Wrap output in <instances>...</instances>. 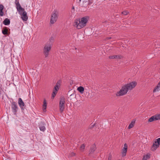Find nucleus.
<instances>
[{"label": "nucleus", "instance_id": "c756f323", "mask_svg": "<svg viewBox=\"0 0 160 160\" xmlns=\"http://www.w3.org/2000/svg\"><path fill=\"white\" fill-rule=\"evenodd\" d=\"M128 12L126 11H123V12H122V14L124 15H127L128 14Z\"/></svg>", "mask_w": 160, "mask_h": 160}, {"label": "nucleus", "instance_id": "39448f33", "mask_svg": "<svg viewBox=\"0 0 160 160\" xmlns=\"http://www.w3.org/2000/svg\"><path fill=\"white\" fill-rule=\"evenodd\" d=\"M60 82L58 81L57 82L56 85L53 89V92L52 94L51 98L53 99L57 93L58 91L59 90V88L60 86Z\"/></svg>", "mask_w": 160, "mask_h": 160}, {"label": "nucleus", "instance_id": "f257e3e1", "mask_svg": "<svg viewBox=\"0 0 160 160\" xmlns=\"http://www.w3.org/2000/svg\"><path fill=\"white\" fill-rule=\"evenodd\" d=\"M137 85V82L136 81H132L128 83L123 86L121 89L116 93L117 96H121L126 94L129 90H131Z\"/></svg>", "mask_w": 160, "mask_h": 160}, {"label": "nucleus", "instance_id": "9d476101", "mask_svg": "<svg viewBox=\"0 0 160 160\" xmlns=\"http://www.w3.org/2000/svg\"><path fill=\"white\" fill-rule=\"evenodd\" d=\"M127 149L128 145L127 143H125L124 144V147L122 150V157H125L126 156Z\"/></svg>", "mask_w": 160, "mask_h": 160}, {"label": "nucleus", "instance_id": "bb28decb", "mask_svg": "<svg viewBox=\"0 0 160 160\" xmlns=\"http://www.w3.org/2000/svg\"><path fill=\"white\" fill-rule=\"evenodd\" d=\"M155 115L156 120H160V114H157Z\"/></svg>", "mask_w": 160, "mask_h": 160}, {"label": "nucleus", "instance_id": "f3484780", "mask_svg": "<svg viewBox=\"0 0 160 160\" xmlns=\"http://www.w3.org/2000/svg\"><path fill=\"white\" fill-rule=\"evenodd\" d=\"M47 106V101H43V104L42 105V109L44 112L46 111V109Z\"/></svg>", "mask_w": 160, "mask_h": 160}, {"label": "nucleus", "instance_id": "c9c22d12", "mask_svg": "<svg viewBox=\"0 0 160 160\" xmlns=\"http://www.w3.org/2000/svg\"><path fill=\"white\" fill-rule=\"evenodd\" d=\"M107 38L108 39H110L111 38L110 37H108Z\"/></svg>", "mask_w": 160, "mask_h": 160}, {"label": "nucleus", "instance_id": "2eb2a0df", "mask_svg": "<svg viewBox=\"0 0 160 160\" xmlns=\"http://www.w3.org/2000/svg\"><path fill=\"white\" fill-rule=\"evenodd\" d=\"M96 149V147L95 145V144L92 145L89 151V154H91L93 153Z\"/></svg>", "mask_w": 160, "mask_h": 160}, {"label": "nucleus", "instance_id": "f8f14e48", "mask_svg": "<svg viewBox=\"0 0 160 160\" xmlns=\"http://www.w3.org/2000/svg\"><path fill=\"white\" fill-rule=\"evenodd\" d=\"M18 103L22 110H23L26 108V105L23 101H18Z\"/></svg>", "mask_w": 160, "mask_h": 160}, {"label": "nucleus", "instance_id": "0eeeda50", "mask_svg": "<svg viewBox=\"0 0 160 160\" xmlns=\"http://www.w3.org/2000/svg\"><path fill=\"white\" fill-rule=\"evenodd\" d=\"M19 13L21 16V18L23 21H27L28 18V17L27 15V13L24 10H22L20 12H18Z\"/></svg>", "mask_w": 160, "mask_h": 160}, {"label": "nucleus", "instance_id": "2f4dec72", "mask_svg": "<svg viewBox=\"0 0 160 160\" xmlns=\"http://www.w3.org/2000/svg\"><path fill=\"white\" fill-rule=\"evenodd\" d=\"M112 159V156L111 155H109L108 156V160H111Z\"/></svg>", "mask_w": 160, "mask_h": 160}, {"label": "nucleus", "instance_id": "412c9836", "mask_svg": "<svg viewBox=\"0 0 160 160\" xmlns=\"http://www.w3.org/2000/svg\"><path fill=\"white\" fill-rule=\"evenodd\" d=\"M159 90H160V85H159V83H158L157 86L155 87L153 90V92H155L159 91Z\"/></svg>", "mask_w": 160, "mask_h": 160}, {"label": "nucleus", "instance_id": "4468645a", "mask_svg": "<svg viewBox=\"0 0 160 160\" xmlns=\"http://www.w3.org/2000/svg\"><path fill=\"white\" fill-rule=\"evenodd\" d=\"M75 8L74 6H73L70 12L69 13V16L70 17L72 18L75 16Z\"/></svg>", "mask_w": 160, "mask_h": 160}, {"label": "nucleus", "instance_id": "c85d7f7f", "mask_svg": "<svg viewBox=\"0 0 160 160\" xmlns=\"http://www.w3.org/2000/svg\"><path fill=\"white\" fill-rule=\"evenodd\" d=\"M155 141L158 143V145H160V138L156 139Z\"/></svg>", "mask_w": 160, "mask_h": 160}, {"label": "nucleus", "instance_id": "20e7f679", "mask_svg": "<svg viewBox=\"0 0 160 160\" xmlns=\"http://www.w3.org/2000/svg\"><path fill=\"white\" fill-rule=\"evenodd\" d=\"M58 11L54 10L52 13L50 20L51 24H53L57 21L58 17Z\"/></svg>", "mask_w": 160, "mask_h": 160}, {"label": "nucleus", "instance_id": "b1692460", "mask_svg": "<svg viewBox=\"0 0 160 160\" xmlns=\"http://www.w3.org/2000/svg\"><path fill=\"white\" fill-rule=\"evenodd\" d=\"M155 117V115L152 116L149 119L148 121L149 122H152L154 120H156V118Z\"/></svg>", "mask_w": 160, "mask_h": 160}, {"label": "nucleus", "instance_id": "a878e982", "mask_svg": "<svg viewBox=\"0 0 160 160\" xmlns=\"http://www.w3.org/2000/svg\"><path fill=\"white\" fill-rule=\"evenodd\" d=\"M76 95L75 94H72L68 98V99H70V100H72V99H74Z\"/></svg>", "mask_w": 160, "mask_h": 160}, {"label": "nucleus", "instance_id": "f03ea898", "mask_svg": "<svg viewBox=\"0 0 160 160\" xmlns=\"http://www.w3.org/2000/svg\"><path fill=\"white\" fill-rule=\"evenodd\" d=\"M88 18V17L86 16L77 19L75 21L73 26L78 29H80L86 25Z\"/></svg>", "mask_w": 160, "mask_h": 160}, {"label": "nucleus", "instance_id": "4be33fe9", "mask_svg": "<svg viewBox=\"0 0 160 160\" xmlns=\"http://www.w3.org/2000/svg\"><path fill=\"white\" fill-rule=\"evenodd\" d=\"M135 123V121H132L131 123L129 124L128 127V128L130 129L131 128H133L134 126V125Z\"/></svg>", "mask_w": 160, "mask_h": 160}, {"label": "nucleus", "instance_id": "423d86ee", "mask_svg": "<svg viewBox=\"0 0 160 160\" xmlns=\"http://www.w3.org/2000/svg\"><path fill=\"white\" fill-rule=\"evenodd\" d=\"M11 108L12 111L14 115H16L18 109L17 103L13 101L11 104Z\"/></svg>", "mask_w": 160, "mask_h": 160}, {"label": "nucleus", "instance_id": "4c0bfd02", "mask_svg": "<svg viewBox=\"0 0 160 160\" xmlns=\"http://www.w3.org/2000/svg\"><path fill=\"white\" fill-rule=\"evenodd\" d=\"M159 85H160V81L159 82Z\"/></svg>", "mask_w": 160, "mask_h": 160}, {"label": "nucleus", "instance_id": "6ab92c4d", "mask_svg": "<svg viewBox=\"0 0 160 160\" xmlns=\"http://www.w3.org/2000/svg\"><path fill=\"white\" fill-rule=\"evenodd\" d=\"M10 22L9 19L7 18H6L3 21V23L5 25H8L10 24Z\"/></svg>", "mask_w": 160, "mask_h": 160}, {"label": "nucleus", "instance_id": "393cba45", "mask_svg": "<svg viewBox=\"0 0 160 160\" xmlns=\"http://www.w3.org/2000/svg\"><path fill=\"white\" fill-rule=\"evenodd\" d=\"M150 158V155L149 154H147L146 155H144L142 158V160H147L148 159Z\"/></svg>", "mask_w": 160, "mask_h": 160}, {"label": "nucleus", "instance_id": "aec40b11", "mask_svg": "<svg viewBox=\"0 0 160 160\" xmlns=\"http://www.w3.org/2000/svg\"><path fill=\"white\" fill-rule=\"evenodd\" d=\"M77 90L81 93L82 94L84 92V88L82 86H80L78 88Z\"/></svg>", "mask_w": 160, "mask_h": 160}, {"label": "nucleus", "instance_id": "7ed1b4c3", "mask_svg": "<svg viewBox=\"0 0 160 160\" xmlns=\"http://www.w3.org/2000/svg\"><path fill=\"white\" fill-rule=\"evenodd\" d=\"M52 45V43L49 42L46 43L45 45L43 48V52L45 58H47L48 56L49 52L51 48Z\"/></svg>", "mask_w": 160, "mask_h": 160}, {"label": "nucleus", "instance_id": "7c9ffc66", "mask_svg": "<svg viewBox=\"0 0 160 160\" xmlns=\"http://www.w3.org/2000/svg\"><path fill=\"white\" fill-rule=\"evenodd\" d=\"M50 43H51V42H52V41H53V37H51L50 38Z\"/></svg>", "mask_w": 160, "mask_h": 160}, {"label": "nucleus", "instance_id": "6e6552de", "mask_svg": "<svg viewBox=\"0 0 160 160\" xmlns=\"http://www.w3.org/2000/svg\"><path fill=\"white\" fill-rule=\"evenodd\" d=\"M15 3L16 5V8L18 12H20L21 11L24 10V9L21 7L18 1L15 0Z\"/></svg>", "mask_w": 160, "mask_h": 160}, {"label": "nucleus", "instance_id": "58836bf2", "mask_svg": "<svg viewBox=\"0 0 160 160\" xmlns=\"http://www.w3.org/2000/svg\"><path fill=\"white\" fill-rule=\"evenodd\" d=\"M81 0H79V1H80Z\"/></svg>", "mask_w": 160, "mask_h": 160}, {"label": "nucleus", "instance_id": "9b49d317", "mask_svg": "<svg viewBox=\"0 0 160 160\" xmlns=\"http://www.w3.org/2000/svg\"><path fill=\"white\" fill-rule=\"evenodd\" d=\"M159 146V145H158V143L155 141V142L153 143L151 147V150L152 151H154L157 148H158Z\"/></svg>", "mask_w": 160, "mask_h": 160}, {"label": "nucleus", "instance_id": "1a4fd4ad", "mask_svg": "<svg viewBox=\"0 0 160 160\" xmlns=\"http://www.w3.org/2000/svg\"><path fill=\"white\" fill-rule=\"evenodd\" d=\"M65 101H60L59 107L60 111L62 112L65 108Z\"/></svg>", "mask_w": 160, "mask_h": 160}, {"label": "nucleus", "instance_id": "f704fd0d", "mask_svg": "<svg viewBox=\"0 0 160 160\" xmlns=\"http://www.w3.org/2000/svg\"><path fill=\"white\" fill-rule=\"evenodd\" d=\"M75 153H74L72 152V156H74L75 155Z\"/></svg>", "mask_w": 160, "mask_h": 160}, {"label": "nucleus", "instance_id": "a211bd4d", "mask_svg": "<svg viewBox=\"0 0 160 160\" xmlns=\"http://www.w3.org/2000/svg\"><path fill=\"white\" fill-rule=\"evenodd\" d=\"M4 8L2 4L0 5V16H2L4 15V12H3L2 10Z\"/></svg>", "mask_w": 160, "mask_h": 160}, {"label": "nucleus", "instance_id": "dca6fc26", "mask_svg": "<svg viewBox=\"0 0 160 160\" xmlns=\"http://www.w3.org/2000/svg\"><path fill=\"white\" fill-rule=\"evenodd\" d=\"M122 57V56L119 55L110 56L109 57V58L110 59L121 58Z\"/></svg>", "mask_w": 160, "mask_h": 160}, {"label": "nucleus", "instance_id": "cd10ccee", "mask_svg": "<svg viewBox=\"0 0 160 160\" xmlns=\"http://www.w3.org/2000/svg\"><path fill=\"white\" fill-rule=\"evenodd\" d=\"M85 145L84 144H82L80 148V150L82 151H83L85 148Z\"/></svg>", "mask_w": 160, "mask_h": 160}, {"label": "nucleus", "instance_id": "5701e85b", "mask_svg": "<svg viewBox=\"0 0 160 160\" xmlns=\"http://www.w3.org/2000/svg\"><path fill=\"white\" fill-rule=\"evenodd\" d=\"M8 30L6 27L4 28L2 31V32L3 34L4 35H7L8 34Z\"/></svg>", "mask_w": 160, "mask_h": 160}, {"label": "nucleus", "instance_id": "e433bc0d", "mask_svg": "<svg viewBox=\"0 0 160 160\" xmlns=\"http://www.w3.org/2000/svg\"><path fill=\"white\" fill-rule=\"evenodd\" d=\"M18 100H22V99L21 98H18Z\"/></svg>", "mask_w": 160, "mask_h": 160}, {"label": "nucleus", "instance_id": "473e14b6", "mask_svg": "<svg viewBox=\"0 0 160 160\" xmlns=\"http://www.w3.org/2000/svg\"><path fill=\"white\" fill-rule=\"evenodd\" d=\"M1 85H0V95H1Z\"/></svg>", "mask_w": 160, "mask_h": 160}, {"label": "nucleus", "instance_id": "72a5a7b5", "mask_svg": "<svg viewBox=\"0 0 160 160\" xmlns=\"http://www.w3.org/2000/svg\"><path fill=\"white\" fill-rule=\"evenodd\" d=\"M94 125H95V124H93L92 125H91V126L90 128H93L94 127Z\"/></svg>", "mask_w": 160, "mask_h": 160}, {"label": "nucleus", "instance_id": "ddd939ff", "mask_svg": "<svg viewBox=\"0 0 160 160\" xmlns=\"http://www.w3.org/2000/svg\"><path fill=\"white\" fill-rule=\"evenodd\" d=\"M39 127L41 131L44 132L46 130L45 124L43 122H41L39 125Z\"/></svg>", "mask_w": 160, "mask_h": 160}]
</instances>
